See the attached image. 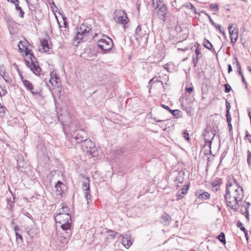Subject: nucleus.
<instances>
[{"label":"nucleus","instance_id":"58836bf2","mask_svg":"<svg viewBox=\"0 0 251 251\" xmlns=\"http://www.w3.org/2000/svg\"><path fill=\"white\" fill-rule=\"evenodd\" d=\"M16 240H20L21 242L23 241V238L21 234H19L17 232L16 233Z\"/></svg>","mask_w":251,"mask_h":251},{"label":"nucleus","instance_id":"6e6552de","mask_svg":"<svg viewBox=\"0 0 251 251\" xmlns=\"http://www.w3.org/2000/svg\"><path fill=\"white\" fill-rule=\"evenodd\" d=\"M90 180L88 177L84 178L83 181V189L85 197L87 200V204H89V201H91L90 196V187H89Z\"/></svg>","mask_w":251,"mask_h":251},{"label":"nucleus","instance_id":"de8ad7c7","mask_svg":"<svg viewBox=\"0 0 251 251\" xmlns=\"http://www.w3.org/2000/svg\"><path fill=\"white\" fill-rule=\"evenodd\" d=\"M74 125H75V123H72L70 124V125H69V128H70V132H71V131L73 130V131H75V130H74L73 129V126Z\"/></svg>","mask_w":251,"mask_h":251},{"label":"nucleus","instance_id":"a18cd8bd","mask_svg":"<svg viewBox=\"0 0 251 251\" xmlns=\"http://www.w3.org/2000/svg\"><path fill=\"white\" fill-rule=\"evenodd\" d=\"M186 6L191 9L194 8V6L191 3L189 2L186 3Z\"/></svg>","mask_w":251,"mask_h":251},{"label":"nucleus","instance_id":"ddd939ff","mask_svg":"<svg viewBox=\"0 0 251 251\" xmlns=\"http://www.w3.org/2000/svg\"><path fill=\"white\" fill-rule=\"evenodd\" d=\"M107 235V239H115L116 238H119L122 236V235L117 232H115L112 230H108L106 231Z\"/></svg>","mask_w":251,"mask_h":251},{"label":"nucleus","instance_id":"0eeeda50","mask_svg":"<svg viewBox=\"0 0 251 251\" xmlns=\"http://www.w3.org/2000/svg\"><path fill=\"white\" fill-rule=\"evenodd\" d=\"M81 148L86 152L91 157H94L97 155V149L93 142L88 138L84 141L81 145Z\"/></svg>","mask_w":251,"mask_h":251},{"label":"nucleus","instance_id":"603ef678","mask_svg":"<svg viewBox=\"0 0 251 251\" xmlns=\"http://www.w3.org/2000/svg\"><path fill=\"white\" fill-rule=\"evenodd\" d=\"M8 1H10L11 2H12L13 3H14L15 5H16V3H19L18 0H8Z\"/></svg>","mask_w":251,"mask_h":251},{"label":"nucleus","instance_id":"6e6d98bb","mask_svg":"<svg viewBox=\"0 0 251 251\" xmlns=\"http://www.w3.org/2000/svg\"><path fill=\"white\" fill-rule=\"evenodd\" d=\"M161 106H162V107H163L165 109H167V110H169L170 111V110L171 109L170 108V107L168 106L165 105L164 104H162Z\"/></svg>","mask_w":251,"mask_h":251},{"label":"nucleus","instance_id":"39448f33","mask_svg":"<svg viewBox=\"0 0 251 251\" xmlns=\"http://www.w3.org/2000/svg\"><path fill=\"white\" fill-rule=\"evenodd\" d=\"M230 178H228L227 182L226 185V194L225 196V200L226 202L227 206L233 209H235V198H233V200H230V187L232 186V183H235V179L234 178L231 179V181L230 180Z\"/></svg>","mask_w":251,"mask_h":251},{"label":"nucleus","instance_id":"f704fd0d","mask_svg":"<svg viewBox=\"0 0 251 251\" xmlns=\"http://www.w3.org/2000/svg\"><path fill=\"white\" fill-rule=\"evenodd\" d=\"M237 226L239 227L241 230L244 231V233H246V232H247V230L245 229V228L242 226V224L241 222H240V221L238 222Z\"/></svg>","mask_w":251,"mask_h":251},{"label":"nucleus","instance_id":"20e7f679","mask_svg":"<svg viewBox=\"0 0 251 251\" xmlns=\"http://www.w3.org/2000/svg\"><path fill=\"white\" fill-rule=\"evenodd\" d=\"M91 30V25L86 22H84L80 26L79 28H77L76 34L74 39H75L76 42L79 43L80 41H82L85 36L90 34L92 32Z\"/></svg>","mask_w":251,"mask_h":251},{"label":"nucleus","instance_id":"c03bdc74","mask_svg":"<svg viewBox=\"0 0 251 251\" xmlns=\"http://www.w3.org/2000/svg\"><path fill=\"white\" fill-rule=\"evenodd\" d=\"M193 90V87H186L185 88V91L188 93H191Z\"/></svg>","mask_w":251,"mask_h":251},{"label":"nucleus","instance_id":"e2e57ef3","mask_svg":"<svg viewBox=\"0 0 251 251\" xmlns=\"http://www.w3.org/2000/svg\"><path fill=\"white\" fill-rule=\"evenodd\" d=\"M245 237L246 238V239L248 240V231L247 232H246V233H245Z\"/></svg>","mask_w":251,"mask_h":251},{"label":"nucleus","instance_id":"5701e85b","mask_svg":"<svg viewBox=\"0 0 251 251\" xmlns=\"http://www.w3.org/2000/svg\"><path fill=\"white\" fill-rule=\"evenodd\" d=\"M195 53L196 54V58H193V62L195 64V66L198 63L199 59L201 57V56L200 55L201 54V49H199V48H197L196 49Z\"/></svg>","mask_w":251,"mask_h":251},{"label":"nucleus","instance_id":"c756f323","mask_svg":"<svg viewBox=\"0 0 251 251\" xmlns=\"http://www.w3.org/2000/svg\"><path fill=\"white\" fill-rule=\"evenodd\" d=\"M236 63H237L238 68H239V70H238L239 74L241 75V76L242 77V81L244 83H245L246 86L247 87L246 82V81L245 80V78H244V76H243L241 72L240 71V67L239 66V62H238V61L237 60H236Z\"/></svg>","mask_w":251,"mask_h":251},{"label":"nucleus","instance_id":"37998d69","mask_svg":"<svg viewBox=\"0 0 251 251\" xmlns=\"http://www.w3.org/2000/svg\"><path fill=\"white\" fill-rule=\"evenodd\" d=\"M60 214H65V213H64V210H63V207H62V206H61V209H59V210H58V211H57V214H60Z\"/></svg>","mask_w":251,"mask_h":251},{"label":"nucleus","instance_id":"338daca9","mask_svg":"<svg viewBox=\"0 0 251 251\" xmlns=\"http://www.w3.org/2000/svg\"><path fill=\"white\" fill-rule=\"evenodd\" d=\"M192 9H193V10H194V13H195V14H197V9H196V8L195 7H194V8H193Z\"/></svg>","mask_w":251,"mask_h":251},{"label":"nucleus","instance_id":"bb28decb","mask_svg":"<svg viewBox=\"0 0 251 251\" xmlns=\"http://www.w3.org/2000/svg\"><path fill=\"white\" fill-rule=\"evenodd\" d=\"M15 8H16V10H19L20 12V16L22 18H23L24 14H25V12L22 9V8L20 6H19V3H16Z\"/></svg>","mask_w":251,"mask_h":251},{"label":"nucleus","instance_id":"a211bd4d","mask_svg":"<svg viewBox=\"0 0 251 251\" xmlns=\"http://www.w3.org/2000/svg\"><path fill=\"white\" fill-rule=\"evenodd\" d=\"M233 24H231L228 25V31L230 34V38L232 43L234 44L235 43V38L234 37V32L235 30V28L233 27Z\"/></svg>","mask_w":251,"mask_h":251},{"label":"nucleus","instance_id":"f03ea898","mask_svg":"<svg viewBox=\"0 0 251 251\" xmlns=\"http://www.w3.org/2000/svg\"><path fill=\"white\" fill-rule=\"evenodd\" d=\"M25 54L26 56L29 55L30 61L25 59L26 65L30 68L32 72L36 75H39L41 69L39 66L38 63L36 61L35 57L34 56L32 51L28 48H25Z\"/></svg>","mask_w":251,"mask_h":251},{"label":"nucleus","instance_id":"69168bd1","mask_svg":"<svg viewBox=\"0 0 251 251\" xmlns=\"http://www.w3.org/2000/svg\"><path fill=\"white\" fill-rule=\"evenodd\" d=\"M246 204L247 205V207H247V208L250 205V203L249 202H247Z\"/></svg>","mask_w":251,"mask_h":251},{"label":"nucleus","instance_id":"b1692460","mask_svg":"<svg viewBox=\"0 0 251 251\" xmlns=\"http://www.w3.org/2000/svg\"><path fill=\"white\" fill-rule=\"evenodd\" d=\"M1 75L2 76L3 78L4 79V80L6 81V82L10 83L12 82V79L6 72H3L2 74H1Z\"/></svg>","mask_w":251,"mask_h":251},{"label":"nucleus","instance_id":"4468645a","mask_svg":"<svg viewBox=\"0 0 251 251\" xmlns=\"http://www.w3.org/2000/svg\"><path fill=\"white\" fill-rule=\"evenodd\" d=\"M145 32L143 31L140 25H138L136 29L135 32V37L136 40H139L141 39L143 36L145 35Z\"/></svg>","mask_w":251,"mask_h":251},{"label":"nucleus","instance_id":"393cba45","mask_svg":"<svg viewBox=\"0 0 251 251\" xmlns=\"http://www.w3.org/2000/svg\"><path fill=\"white\" fill-rule=\"evenodd\" d=\"M238 189H240V190L242 191V192L241 193H239L238 195H236V204L238 203V201H241V200L242 199L243 196V192H242V191H243L242 188L240 186H238L237 188L236 189V192L237 191H238Z\"/></svg>","mask_w":251,"mask_h":251},{"label":"nucleus","instance_id":"c9c22d12","mask_svg":"<svg viewBox=\"0 0 251 251\" xmlns=\"http://www.w3.org/2000/svg\"><path fill=\"white\" fill-rule=\"evenodd\" d=\"M225 92L226 93L229 92L231 89L230 85H229L228 84H225Z\"/></svg>","mask_w":251,"mask_h":251},{"label":"nucleus","instance_id":"1a4fd4ad","mask_svg":"<svg viewBox=\"0 0 251 251\" xmlns=\"http://www.w3.org/2000/svg\"><path fill=\"white\" fill-rule=\"evenodd\" d=\"M71 235V229L62 230V232L61 233L58 239L62 243L66 244L68 242Z\"/></svg>","mask_w":251,"mask_h":251},{"label":"nucleus","instance_id":"473e14b6","mask_svg":"<svg viewBox=\"0 0 251 251\" xmlns=\"http://www.w3.org/2000/svg\"><path fill=\"white\" fill-rule=\"evenodd\" d=\"M203 45L204 47L208 49H210L212 47V44L208 40H206Z\"/></svg>","mask_w":251,"mask_h":251},{"label":"nucleus","instance_id":"052dcab7","mask_svg":"<svg viewBox=\"0 0 251 251\" xmlns=\"http://www.w3.org/2000/svg\"><path fill=\"white\" fill-rule=\"evenodd\" d=\"M154 120H155V122H163V121L162 120H157L156 118H154Z\"/></svg>","mask_w":251,"mask_h":251},{"label":"nucleus","instance_id":"09e8293b","mask_svg":"<svg viewBox=\"0 0 251 251\" xmlns=\"http://www.w3.org/2000/svg\"><path fill=\"white\" fill-rule=\"evenodd\" d=\"M226 110H230V103L228 102L227 101H226Z\"/></svg>","mask_w":251,"mask_h":251},{"label":"nucleus","instance_id":"ea45409f","mask_svg":"<svg viewBox=\"0 0 251 251\" xmlns=\"http://www.w3.org/2000/svg\"><path fill=\"white\" fill-rule=\"evenodd\" d=\"M19 50L22 51V50L24 48V46L22 44V42L20 41L19 42V44L18 45Z\"/></svg>","mask_w":251,"mask_h":251},{"label":"nucleus","instance_id":"bf43d9fd","mask_svg":"<svg viewBox=\"0 0 251 251\" xmlns=\"http://www.w3.org/2000/svg\"><path fill=\"white\" fill-rule=\"evenodd\" d=\"M20 78H21V80L23 82L24 80H26V79H25L24 78V77L23 76L22 74H20Z\"/></svg>","mask_w":251,"mask_h":251},{"label":"nucleus","instance_id":"4c0bfd02","mask_svg":"<svg viewBox=\"0 0 251 251\" xmlns=\"http://www.w3.org/2000/svg\"><path fill=\"white\" fill-rule=\"evenodd\" d=\"M228 128H229V131L230 132V136L231 137V138L233 139V132H231V131L232 129V125H231V123H228Z\"/></svg>","mask_w":251,"mask_h":251},{"label":"nucleus","instance_id":"49530a36","mask_svg":"<svg viewBox=\"0 0 251 251\" xmlns=\"http://www.w3.org/2000/svg\"><path fill=\"white\" fill-rule=\"evenodd\" d=\"M163 121V122H160L161 123V124L160 125V126L162 127V128H164V129H165L166 128V125L165 124H164V122L166 121V120H162Z\"/></svg>","mask_w":251,"mask_h":251},{"label":"nucleus","instance_id":"e433bc0d","mask_svg":"<svg viewBox=\"0 0 251 251\" xmlns=\"http://www.w3.org/2000/svg\"><path fill=\"white\" fill-rule=\"evenodd\" d=\"M218 6L217 4H211L210 5V8L212 10H218Z\"/></svg>","mask_w":251,"mask_h":251},{"label":"nucleus","instance_id":"2f4dec72","mask_svg":"<svg viewBox=\"0 0 251 251\" xmlns=\"http://www.w3.org/2000/svg\"><path fill=\"white\" fill-rule=\"evenodd\" d=\"M170 113L174 116H176L179 115L180 111L179 110H170Z\"/></svg>","mask_w":251,"mask_h":251},{"label":"nucleus","instance_id":"a19ab883","mask_svg":"<svg viewBox=\"0 0 251 251\" xmlns=\"http://www.w3.org/2000/svg\"><path fill=\"white\" fill-rule=\"evenodd\" d=\"M183 194H181V191L179 190L177 192V198L178 199L180 200L181 199H182L183 197Z\"/></svg>","mask_w":251,"mask_h":251},{"label":"nucleus","instance_id":"7ed1b4c3","mask_svg":"<svg viewBox=\"0 0 251 251\" xmlns=\"http://www.w3.org/2000/svg\"><path fill=\"white\" fill-rule=\"evenodd\" d=\"M54 220L57 223L60 225L62 230L71 229L72 221L70 214H56L54 216Z\"/></svg>","mask_w":251,"mask_h":251},{"label":"nucleus","instance_id":"aec40b11","mask_svg":"<svg viewBox=\"0 0 251 251\" xmlns=\"http://www.w3.org/2000/svg\"><path fill=\"white\" fill-rule=\"evenodd\" d=\"M51 77L50 80V82L53 85L54 83H55L56 84H58V82H60V78L57 76L55 74H53L52 73L50 74Z\"/></svg>","mask_w":251,"mask_h":251},{"label":"nucleus","instance_id":"0e129e2a","mask_svg":"<svg viewBox=\"0 0 251 251\" xmlns=\"http://www.w3.org/2000/svg\"><path fill=\"white\" fill-rule=\"evenodd\" d=\"M19 230V227L18 226H15V230L16 232H17V231Z\"/></svg>","mask_w":251,"mask_h":251},{"label":"nucleus","instance_id":"4d7b16f0","mask_svg":"<svg viewBox=\"0 0 251 251\" xmlns=\"http://www.w3.org/2000/svg\"><path fill=\"white\" fill-rule=\"evenodd\" d=\"M157 81V79L155 77H153L150 80V83H151L152 82Z\"/></svg>","mask_w":251,"mask_h":251},{"label":"nucleus","instance_id":"7c9ffc66","mask_svg":"<svg viewBox=\"0 0 251 251\" xmlns=\"http://www.w3.org/2000/svg\"><path fill=\"white\" fill-rule=\"evenodd\" d=\"M61 205L64 211V213L67 214H70V209L68 208V207L64 203H62Z\"/></svg>","mask_w":251,"mask_h":251},{"label":"nucleus","instance_id":"c85d7f7f","mask_svg":"<svg viewBox=\"0 0 251 251\" xmlns=\"http://www.w3.org/2000/svg\"><path fill=\"white\" fill-rule=\"evenodd\" d=\"M189 187V185L188 184L185 185L181 190H180V191H181V194H186L187 192Z\"/></svg>","mask_w":251,"mask_h":251},{"label":"nucleus","instance_id":"6ab92c4d","mask_svg":"<svg viewBox=\"0 0 251 251\" xmlns=\"http://www.w3.org/2000/svg\"><path fill=\"white\" fill-rule=\"evenodd\" d=\"M152 5L155 11L158 10L162 6H166L162 0H152Z\"/></svg>","mask_w":251,"mask_h":251},{"label":"nucleus","instance_id":"9b49d317","mask_svg":"<svg viewBox=\"0 0 251 251\" xmlns=\"http://www.w3.org/2000/svg\"><path fill=\"white\" fill-rule=\"evenodd\" d=\"M23 84L25 87L31 93L34 95L36 96L39 94V92H38L37 90H34V86L28 80H24Z\"/></svg>","mask_w":251,"mask_h":251},{"label":"nucleus","instance_id":"cd10ccee","mask_svg":"<svg viewBox=\"0 0 251 251\" xmlns=\"http://www.w3.org/2000/svg\"><path fill=\"white\" fill-rule=\"evenodd\" d=\"M218 239L221 242L224 244L226 243L225 235L223 232H221L218 236Z\"/></svg>","mask_w":251,"mask_h":251},{"label":"nucleus","instance_id":"680f3d73","mask_svg":"<svg viewBox=\"0 0 251 251\" xmlns=\"http://www.w3.org/2000/svg\"><path fill=\"white\" fill-rule=\"evenodd\" d=\"M228 115H230V114L229 113V110H226V117H228Z\"/></svg>","mask_w":251,"mask_h":251},{"label":"nucleus","instance_id":"72a5a7b5","mask_svg":"<svg viewBox=\"0 0 251 251\" xmlns=\"http://www.w3.org/2000/svg\"><path fill=\"white\" fill-rule=\"evenodd\" d=\"M212 185L216 191L219 189V182L218 181H214L212 183Z\"/></svg>","mask_w":251,"mask_h":251},{"label":"nucleus","instance_id":"dca6fc26","mask_svg":"<svg viewBox=\"0 0 251 251\" xmlns=\"http://www.w3.org/2000/svg\"><path fill=\"white\" fill-rule=\"evenodd\" d=\"M201 13H203L204 14H205L209 18V21L210 22H211V23L212 24V25L214 26L217 30H218L221 33H223V35H225V32L224 31H223L222 28H221V26L220 25H218V24H217L216 23H215L213 20L211 18L210 16L207 14L206 13H205V11H201Z\"/></svg>","mask_w":251,"mask_h":251},{"label":"nucleus","instance_id":"f257e3e1","mask_svg":"<svg viewBox=\"0 0 251 251\" xmlns=\"http://www.w3.org/2000/svg\"><path fill=\"white\" fill-rule=\"evenodd\" d=\"M93 38L97 42L98 47L102 50L108 51L112 49L113 45L112 40L107 36L95 34Z\"/></svg>","mask_w":251,"mask_h":251},{"label":"nucleus","instance_id":"79ce46f5","mask_svg":"<svg viewBox=\"0 0 251 251\" xmlns=\"http://www.w3.org/2000/svg\"><path fill=\"white\" fill-rule=\"evenodd\" d=\"M247 161H248V164L249 165H251V153H250V154H248Z\"/></svg>","mask_w":251,"mask_h":251},{"label":"nucleus","instance_id":"8fccbe9b","mask_svg":"<svg viewBox=\"0 0 251 251\" xmlns=\"http://www.w3.org/2000/svg\"><path fill=\"white\" fill-rule=\"evenodd\" d=\"M245 209H246L245 212H246V218L249 219V211H248V210L247 209V207H246Z\"/></svg>","mask_w":251,"mask_h":251},{"label":"nucleus","instance_id":"774afa93","mask_svg":"<svg viewBox=\"0 0 251 251\" xmlns=\"http://www.w3.org/2000/svg\"><path fill=\"white\" fill-rule=\"evenodd\" d=\"M237 37H238V33L236 32V39H237Z\"/></svg>","mask_w":251,"mask_h":251},{"label":"nucleus","instance_id":"864d4df0","mask_svg":"<svg viewBox=\"0 0 251 251\" xmlns=\"http://www.w3.org/2000/svg\"><path fill=\"white\" fill-rule=\"evenodd\" d=\"M184 137L185 139H186L187 140L189 139V134L188 133L184 132Z\"/></svg>","mask_w":251,"mask_h":251},{"label":"nucleus","instance_id":"f3484780","mask_svg":"<svg viewBox=\"0 0 251 251\" xmlns=\"http://www.w3.org/2000/svg\"><path fill=\"white\" fill-rule=\"evenodd\" d=\"M41 48L39 49V50L40 52H46L50 49L49 45L48 44V42L47 40L44 39L41 42Z\"/></svg>","mask_w":251,"mask_h":251},{"label":"nucleus","instance_id":"423d86ee","mask_svg":"<svg viewBox=\"0 0 251 251\" xmlns=\"http://www.w3.org/2000/svg\"><path fill=\"white\" fill-rule=\"evenodd\" d=\"M72 141L77 143H83L88 138L87 133L82 129L76 130L71 131Z\"/></svg>","mask_w":251,"mask_h":251},{"label":"nucleus","instance_id":"5fc2aeb1","mask_svg":"<svg viewBox=\"0 0 251 251\" xmlns=\"http://www.w3.org/2000/svg\"><path fill=\"white\" fill-rule=\"evenodd\" d=\"M231 71H232V69L231 65L229 64L228 65V72L230 73Z\"/></svg>","mask_w":251,"mask_h":251},{"label":"nucleus","instance_id":"412c9836","mask_svg":"<svg viewBox=\"0 0 251 251\" xmlns=\"http://www.w3.org/2000/svg\"><path fill=\"white\" fill-rule=\"evenodd\" d=\"M63 183L60 181H58L55 185V188L56 190L57 195H61L62 192V186H63Z\"/></svg>","mask_w":251,"mask_h":251},{"label":"nucleus","instance_id":"9d476101","mask_svg":"<svg viewBox=\"0 0 251 251\" xmlns=\"http://www.w3.org/2000/svg\"><path fill=\"white\" fill-rule=\"evenodd\" d=\"M117 15L118 17L115 19L116 21H117L123 25H125L127 23L126 20L127 18L126 17V14L124 11H119Z\"/></svg>","mask_w":251,"mask_h":251},{"label":"nucleus","instance_id":"f8f14e48","mask_svg":"<svg viewBox=\"0 0 251 251\" xmlns=\"http://www.w3.org/2000/svg\"><path fill=\"white\" fill-rule=\"evenodd\" d=\"M156 12L158 14L159 18L165 22L167 13L166 6L162 5V7H160L158 10H156Z\"/></svg>","mask_w":251,"mask_h":251},{"label":"nucleus","instance_id":"4be33fe9","mask_svg":"<svg viewBox=\"0 0 251 251\" xmlns=\"http://www.w3.org/2000/svg\"><path fill=\"white\" fill-rule=\"evenodd\" d=\"M122 243L126 249H128L132 244L130 239H128L127 238H123Z\"/></svg>","mask_w":251,"mask_h":251},{"label":"nucleus","instance_id":"a878e982","mask_svg":"<svg viewBox=\"0 0 251 251\" xmlns=\"http://www.w3.org/2000/svg\"><path fill=\"white\" fill-rule=\"evenodd\" d=\"M210 197V194L206 192H203V193L200 194L198 195V198L201 200H206Z\"/></svg>","mask_w":251,"mask_h":251},{"label":"nucleus","instance_id":"2eb2a0df","mask_svg":"<svg viewBox=\"0 0 251 251\" xmlns=\"http://www.w3.org/2000/svg\"><path fill=\"white\" fill-rule=\"evenodd\" d=\"M161 223L164 225H169L171 221V217L166 213H164L161 216Z\"/></svg>","mask_w":251,"mask_h":251},{"label":"nucleus","instance_id":"13d9d810","mask_svg":"<svg viewBox=\"0 0 251 251\" xmlns=\"http://www.w3.org/2000/svg\"><path fill=\"white\" fill-rule=\"evenodd\" d=\"M248 114H249V116L251 119V109H248Z\"/></svg>","mask_w":251,"mask_h":251},{"label":"nucleus","instance_id":"3c124183","mask_svg":"<svg viewBox=\"0 0 251 251\" xmlns=\"http://www.w3.org/2000/svg\"><path fill=\"white\" fill-rule=\"evenodd\" d=\"M226 120L228 123H230L231 122V115H228V117H226Z\"/></svg>","mask_w":251,"mask_h":251}]
</instances>
